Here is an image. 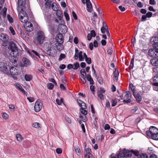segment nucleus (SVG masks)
<instances>
[{"label": "nucleus", "mask_w": 158, "mask_h": 158, "mask_svg": "<svg viewBox=\"0 0 158 158\" xmlns=\"http://www.w3.org/2000/svg\"><path fill=\"white\" fill-rule=\"evenodd\" d=\"M8 49V53L11 56V58L10 59V62L14 64H16L17 60L16 57L19 54L18 48L14 43L11 42L9 44Z\"/></svg>", "instance_id": "obj_1"}, {"label": "nucleus", "mask_w": 158, "mask_h": 158, "mask_svg": "<svg viewBox=\"0 0 158 158\" xmlns=\"http://www.w3.org/2000/svg\"><path fill=\"white\" fill-rule=\"evenodd\" d=\"M45 38L44 33L41 31H39L37 33V36L34 38V42L37 44H42Z\"/></svg>", "instance_id": "obj_2"}, {"label": "nucleus", "mask_w": 158, "mask_h": 158, "mask_svg": "<svg viewBox=\"0 0 158 158\" xmlns=\"http://www.w3.org/2000/svg\"><path fill=\"white\" fill-rule=\"evenodd\" d=\"M48 26L54 25L55 24H58L60 23L59 19L56 17H52L51 15H47L46 18Z\"/></svg>", "instance_id": "obj_3"}, {"label": "nucleus", "mask_w": 158, "mask_h": 158, "mask_svg": "<svg viewBox=\"0 0 158 158\" xmlns=\"http://www.w3.org/2000/svg\"><path fill=\"white\" fill-rule=\"evenodd\" d=\"M132 151L131 150L130 151L124 148L123 151H119L118 154V157L119 158H126L127 156L131 157L132 155Z\"/></svg>", "instance_id": "obj_4"}, {"label": "nucleus", "mask_w": 158, "mask_h": 158, "mask_svg": "<svg viewBox=\"0 0 158 158\" xmlns=\"http://www.w3.org/2000/svg\"><path fill=\"white\" fill-rule=\"evenodd\" d=\"M9 69L10 66L6 62H0V71L7 74Z\"/></svg>", "instance_id": "obj_5"}, {"label": "nucleus", "mask_w": 158, "mask_h": 158, "mask_svg": "<svg viewBox=\"0 0 158 158\" xmlns=\"http://www.w3.org/2000/svg\"><path fill=\"white\" fill-rule=\"evenodd\" d=\"M131 94L129 91H126L123 94V102L124 103H129L131 102Z\"/></svg>", "instance_id": "obj_6"}, {"label": "nucleus", "mask_w": 158, "mask_h": 158, "mask_svg": "<svg viewBox=\"0 0 158 158\" xmlns=\"http://www.w3.org/2000/svg\"><path fill=\"white\" fill-rule=\"evenodd\" d=\"M158 133V129L154 126H151L150 127L149 131H147L146 134L148 136L151 137L152 136L155 135Z\"/></svg>", "instance_id": "obj_7"}, {"label": "nucleus", "mask_w": 158, "mask_h": 158, "mask_svg": "<svg viewBox=\"0 0 158 158\" xmlns=\"http://www.w3.org/2000/svg\"><path fill=\"white\" fill-rule=\"evenodd\" d=\"M43 104L41 101L39 100H37L34 106V110L36 112H39L42 109Z\"/></svg>", "instance_id": "obj_8"}, {"label": "nucleus", "mask_w": 158, "mask_h": 158, "mask_svg": "<svg viewBox=\"0 0 158 158\" xmlns=\"http://www.w3.org/2000/svg\"><path fill=\"white\" fill-rule=\"evenodd\" d=\"M24 27L25 30L28 32H30L33 30L32 24L30 22H27L24 24Z\"/></svg>", "instance_id": "obj_9"}, {"label": "nucleus", "mask_w": 158, "mask_h": 158, "mask_svg": "<svg viewBox=\"0 0 158 158\" xmlns=\"http://www.w3.org/2000/svg\"><path fill=\"white\" fill-rule=\"evenodd\" d=\"M148 55L153 58L158 57V51L154 49H150L148 52Z\"/></svg>", "instance_id": "obj_10"}, {"label": "nucleus", "mask_w": 158, "mask_h": 158, "mask_svg": "<svg viewBox=\"0 0 158 158\" xmlns=\"http://www.w3.org/2000/svg\"><path fill=\"white\" fill-rule=\"evenodd\" d=\"M19 68L17 66H15L14 67H12L10 68L9 71L12 75H17L19 73Z\"/></svg>", "instance_id": "obj_11"}, {"label": "nucleus", "mask_w": 158, "mask_h": 158, "mask_svg": "<svg viewBox=\"0 0 158 158\" xmlns=\"http://www.w3.org/2000/svg\"><path fill=\"white\" fill-rule=\"evenodd\" d=\"M58 29L60 32L63 34L67 32V27L62 24L59 25Z\"/></svg>", "instance_id": "obj_12"}, {"label": "nucleus", "mask_w": 158, "mask_h": 158, "mask_svg": "<svg viewBox=\"0 0 158 158\" xmlns=\"http://www.w3.org/2000/svg\"><path fill=\"white\" fill-rule=\"evenodd\" d=\"M0 39L2 40V45L4 46H6L8 44V39L6 35L2 34L0 35Z\"/></svg>", "instance_id": "obj_13"}, {"label": "nucleus", "mask_w": 158, "mask_h": 158, "mask_svg": "<svg viewBox=\"0 0 158 158\" xmlns=\"http://www.w3.org/2000/svg\"><path fill=\"white\" fill-rule=\"evenodd\" d=\"M86 9L89 12H91L93 10V7L92 4L90 0H86Z\"/></svg>", "instance_id": "obj_14"}, {"label": "nucleus", "mask_w": 158, "mask_h": 158, "mask_svg": "<svg viewBox=\"0 0 158 158\" xmlns=\"http://www.w3.org/2000/svg\"><path fill=\"white\" fill-rule=\"evenodd\" d=\"M22 66L27 67L31 65V63L30 60L26 57H23V58Z\"/></svg>", "instance_id": "obj_15"}, {"label": "nucleus", "mask_w": 158, "mask_h": 158, "mask_svg": "<svg viewBox=\"0 0 158 158\" xmlns=\"http://www.w3.org/2000/svg\"><path fill=\"white\" fill-rule=\"evenodd\" d=\"M141 93V92H140V93H138L136 94L135 92H134L133 93V95L138 102H140L142 99V96L140 94Z\"/></svg>", "instance_id": "obj_16"}, {"label": "nucleus", "mask_w": 158, "mask_h": 158, "mask_svg": "<svg viewBox=\"0 0 158 158\" xmlns=\"http://www.w3.org/2000/svg\"><path fill=\"white\" fill-rule=\"evenodd\" d=\"M45 49L46 51V53L48 55L50 56H53L54 55V53L52 51V49L50 45H48V47H47L46 48L45 47Z\"/></svg>", "instance_id": "obj_17"}, {"label": "nucleus", "mask_w": 158, "mask_h": 158, "mask_svg": "<svg viewBox=\"0 0 158 158\" xmlns=\"http://www.w3.org/2000/svg\"><path fill=\"white\" fill-rule=\"evenodd\" d=\"M84 53H85L83 52L82 51H81L79 52V53L78 54V58H79V61H81L84 60V59L85 58Z\"/></svg>", "instance_id": "obj_18"}, {"label": "nucleus", "mask_w": 158, "mask_h": 158, "mask_svg": "<svg viewBox=\"0 0 158 158\" xmlns=\"http://www.w3.org/2000/svg\"><path fill=\"white\" fill-rule=\"evenodd\" d=\"M20 21L23 23H25L26 22H28V15H25V16L22 17V16H20V17L19 18Z\"/></svg>", "instance_id": "obj_19"}, {"label": "nucleus", "mask_w": 158, "mask_h": 158, "mask_svg": "<svg viewBox=\"0 0 158 158\" xmlns=\"http://www.w3.org/2000/svg\"><path fill=\"white\" fill-rule=\"evenodd\" d=\"M77 102L79 106L81 107V108L86 109V105L84 102L80 100H77Z\"/></svg>", "instance_id": "obj_20"}, {"label": "nucleus", "mask_w": 158, "mask_h": 158, "mask_svg": "<svg viewBox=\"0 0 158 158\" xmlns=\"http://www.w3.org/2000/svg\"><path fill=\"white\" fill-rule=\"evenodd\" d=\"M57 42H62L63 40V36L61 33H58L56 37Z\"/></svg>", "instance_id": "obj_21"}, {"label": "nucleus", "mask_w": 158, "mask_h": 158, "mask_svg": "<svg viewBox=\"0 0 158 158\" xmlns=\"http://www.w3.org/2000/svg\"><path fill=\"white\" fill-rule=\"evenodd\" d=\"M25 4V0H18V5L19 7L21 8L24 6Z\"/></svg>", "instance_id": "obj_22"}, {"label": "nucleus", "mask_w": 158, "mask_h": 158, "mask_svg": "<svg viewBox=\"0 0 158 158\" xmlns=\"http://www.w3.org/2000/svg\"><path fill=\"white\" fill-rule=\"evenodd\" d=\"M56 15L57 18L59 20H62L63 19V15L61 11L60 10H58L56 11Z\"/></svg>", "instance_id": "obj_23"}, {"label": "nucleus", "mask_w": 158, "mask_h": 158, "mask_svg": "<svg viewBox=\"0 0 158 158\" xmlns=\"http://www.w3.org/2000/svg\"><path fill=\"white\" fill-rule=\"evenodd\" d=\"M85 77H86L87 80L89 81L90 85H93L94 84V81L90 75L87 74Z\"/></svg>", "instance_id": "obj_24"}, {"label": "nucleus", "mask_w": 158, "mask_h": 158, "mask_svg": "<svg viewBox=\"0 0 158 158\" xmlns=\"http://www.w3.org/2000/svg\"><path fill=\"white\" fill-rule=\"evenodd\" d=\"M153 81L154 82L153 85L158 86V74H156L153 77Z\"/></svg>", "instance_id": "obj_25"}, {"label": "nucleus", "mask_w": 158, "mask_h": 158, "mask_svg": "<svg viewBox=\"0 0 158 158\" xmlns=\"http://www.w3.org/2000/svg\"><path fill=\"white\" fill-rule=\"evenodd\" d=\"M23 8H21V10L19 12V17H20V16H22V17L25 16V15H28L27 13L23 10Z\"/></svg>", "instance_id": "obj_26"}, {"label": "nucleus", "mask_w": 158, "mask_h": 158, "mask_svg": "<svg viewBox=\"0 0 158 158\" xmlns=\"http://www.w3.org/2000/svg\"><path fill=\"white\" fill-rule=\"evenodd\" d=\"M150 62L154 66H158V58L157 59H152L151 60Z\"/></svg>", "instance_id": "obj_27"}, {"label": "nucleus", "mask_w": 158, "mask_h": 158, "mask_svg": "<svg viewBox=\"0 0 158 158\" xmlns=\"http://www.w3.org/2000/svg\"><path fill=\"white\" fill-rule=\"evenodd\" d=\"M16 86L17 88V89L21 91L24 94H26L27 93L24 90V89L23 88V87L19 84H16Z\"/></svg>", "instance_id": "obj_28"}, {"label": "nucleus", "mask_w": 158, "mask_h": 158, "mask_svg": "<svg viewBox=\"0 0 158 158\" xmlns=\"http://www.w3.org/2000/svg\"><path fill=\"white\" fill-rule=\"evenodd\" d=\"M52 8L55 11L58 10L59 8L56 3L53 2L52 4Z\"/></svg>", "instance_id": "obj_29"}, {"label": "nucleus", "mask_w": 158, "mask_h": 158, "mask_svg": "<svg viewBox=\"0 0 158 158\" xmlns=\"http://www.w3.org/2000/svg\"><path fill=\"white\" fill-rule=\"evenodd\" d=\"M84 57H85V59L86 62L88 64H90L91 63V60L90 58L87 57V56L86 53H84Z\"/></svg>", "instance_id": "obj_30"}, {"label": "nucleus", "mask_w": 158, "mask_h": 158, "mask_svg": "<svg viewBox=\"0 0 158 158\" xmlns=\"http://www.w3.org/2000/svg\"><path fill=\"white\" fill-rule=\"evenodd\" d=\"M25 80L27 81H29L32 80V77L31 75L25 74L24 76Z\"/></svg>", "instance_id": "obj_31"}, {"label": "nucleus", "mask_w": 158, "mask_h": 158, "mask_svg": "<svg viewBox=\"0 0 158 158\" xmlns=\"http://www.w3.org/2000/svg\"><path fill=\"white\" fill-rule=\"evenodd\" d=\"M110 102L111 103V106L112 107L115 106L117 104V102L116 99H112Z\"/></svg>", "instance_id": "obj_32"}, {"label": "nucleus", "mask_w": 158, "mask_h": 158, "mask_svg": "<svg viewBox=\"0 0 158 158\" xmlns=\"http://www.w3.org/2000/svg\"><path fill=\"white\" fill-rule=\"evenodd\" d=\"M7 9L6 7H4L1 12V14L3 18H5L6 15V12Z\"/></svg>", "instance_id": "obj_33"}, {"label": "nucleus", "mask_w": 158, "mask_h": 158, "mask_svg": "<svg viewBox=\"0 0 158 158\" xmlns=\"http://www.w3.org/2000/svg\"><path fill=\"white\" fill-rule=\"evenodd\" d=\"M75 53L74 56V58L75 59L77 60L78 58V54L79 53V52H78V48H76L75 49Z\"/></svg>", "instance_id": "obj_34"}, {"label": "nucleus", "mask_w": 158, "mask_h": 158, "mask_svg": "<svg viewBox=\"0 0 158 158\" xmlns=\"http://www.w3.org/2000/svg\"><path fill=\"white\" fill-rule=\"evenodd\" d=\"M74 149L77 155H79L80 154L81 150L79 148L78 146H75L74 147Z\"/></svg>", "instance_id": "obj_35"}, {"label": "nucleus", "mask_w": 158, "mask_h": 158, "mask_svg": "<svg viewBox=\"0 0 158 158\" xmlns=\"http://www.w3.org/2000/svg\"><path fill=\"white\" fill-rule=\"evenodd\" d=\"M114 77L116 78V80H117L118 79V76L119 75V73L118 71L116 69H115L114 72Z\"/></svg>", "instance_id": "obj_36"}, {"label": "nucleus", "mask_w": 158, "mask_h": 158, "mask_svg": "<svg viewBox=\"0 0 158 158\" xmlns=\"http://www.w3.org/2000/svg\"><path fill=\"white\" fill-rule=\"evenodd\" d=\"M79 66V64L78 62L74 63L73 65V69L75 70L77 69Z\"/></svg>", "instance_id": "obj_37"}, {"label": "nucleus", "mask_w": 158, "mask_h": 158, "mask_svg": "<svg viewBox=\"0 0 158 158\" xmlns=\"http://www.w3.org/2000/svg\"><path fill=\"white\" fill-rule=\"evenodd\" d=\"M139 158H148V156L145 153H141L139 155Z\"/></svg>", "instance_id": "obj_38"}, {"label": "nucleus", "mask_w": 158, "mask_h": 158, "mask_svg": "<svg viewBox=\"0 0 158 158\" xmlns=\"http://www.w3.org/2000/svg\"><path fill=\"white\" fill-rule=\"evenodd\" d=\"M80 73L84 77H86L87 75L86 74L85 69H82L80 71Z\"/></svg>", "instance_id": "obj_39"}, {"label": "nucleus", "mask_w": 158, "mask_h": 158, "mask_svg": "<svg viewBox=\"0 0 158 158\" xmlns=\"http://www.w3.org/2000/svg\"><path fill=\"white\" fill-rule=\"evenodd\" d=\"M16 138L17 140L20 142L23 139L22 136L19 134H17L16 135Z\"/></svg>", "instance_id": "obj_40"}, {"label": "nucleus", "mask_w": 158, "mask_h": 158, "mask_svg": "<svg viewBox=\"0 0 158 158\" xmlns=\"http://www.w3.org/2000/svg\"><path fill=\"white\" fill-rule=\"evenodd\" d=\"M132 153H133L135 156H136L137 158H139V155L138 151L137 150L133 151L132 150Z\"/></svg>", "instance_id": "obj_41"}, {"label": "nucleus", "mask_w": 158, "mask_h": 158, "mask_svg": "<svg viewBox=\"0 0 158 158\" xmlns=\"http://www.w3.org/2000/svg\"><path fill=\"white\" fill-rule=\"evenodd\" d=\"M56 102L58 105H61V103H63V99L62 98H61L60 100L59 99H57L56 100Z\"/></svg>", "instance_id": "obj_42"}, {"label": "nucleus", "mask_w": 158, "mask_h": 158, "mask_svg": "<svg viewBox=\"0 0 158 158\" xmlns=\"http://www.w3.org/2000/svg\"><path fill=\"white\" fill-rule=\"evenodd\" d=\"M80 111L81 113L83 114L84 115H86L87 114V111L85 110V109L83 108H81L80 109Z\"/></svg>", "instance_id": "obj_43"}, {"label": "nucleus", "mask_w": 158, "mask_h": 158, "mask_svg": "<svg viewBox=\"0 0 158 158\" xmlns=\"http://www.w3.org/2000/svg\"><path fill=\"white\" fill-rule=\"evenodd\" d=\"M134 67V58L132 59L131 61L130 64L129 66L130 69H132Z\"/></svg>", "instance_id": "obj_44"}, {"label": "nucleus", "mask_w": 158, "mask_h": 158, "mask_svg": "<svg viewBox=\"0 0 158 158\" xmlns=\"http://www.w3.org/2000/svg\"><path fill=\"white\" fill-rule=\"evenodd\" d=\"M98 96L101 100H103L104 99V96L101 93H100L98 95Z\"/></svg>", "instance_id": "obj_45"}, {"label": "nucleus", "mask_w": 158, "mask_h": 158, "mask_svg": "<svg viewBox=\"0 0 158 158\" xmlns=\"http://www.w3.org/2000/svg\"><path fill=\"white\" fill-rule=\"evenodd\" d=\"M54 86V85L52 83H49L48 84L47 87L48 89H52Z\"/></svg>", "instance_id": "obj_46"}, {"label": "nucleus", "mask_w": 158, "mask_h": 158, "mask_svg": "<svg viewBox=\"0 0 158 158\" xmlns=\"http://www.w3.org/2000/svg\"><path fill=\"white\" fill-rule=\"evenodd\" d=\"M32 126L34 127L38 128L40 127V124L38 123H33Z\"/></svg>", "instance_id": "obj_47"}, {"label": "nucleus", "mask_w": 158, "mask_h": 158, "mask_svg": "<svg viewBox=\"0 0 158 158\" xmlns=\"http://www.w3.org/2000/svg\"><path fill=\"white\" fill-rule=\"evenodd\" d=\"M46 2L45 3V5L46 6H47L48 7H50L51 3L52 1H45Z\"/></svg>", "instance_id": "obj_48"}, {"label": "nucleus", "mask_w": 158, "mask_h": 158, "mask_svg": "<svg viewBox=\"0 0 158 158\" xmlns=\"http://www.w3.org/2000/svg\"><path fill=\"white\" fill-rule=\"evenodd\" d=\"M150 137L154 140H158V133Z\"/></svg>", "instance_id": "obj_49"}, {"label": "nucleus", "mask_w": 158, "mask_h": 158, "mask_svg": "<svg viewBox=\"0 0 158 158\" xmlns=\"http://www.w3.org/2000/svg\"><path fill=\"white\" fill-rule=\"evenodd\" d=\"M64 14L66 20L67 21H69L70 20V18L69 15L66 12H64Z\"/></svg>", "instance_id": "obj_50"}, {"label": "nucleus", "mask_w": 158, "mask_h": 158, "mask_svg": "<svg viewBox=\"0 0 158 158\" xmlns=\"http://www.w3.org/2000/svg\"><path fill=\"white\" fill-rule=\"evenodd\" d=\"M129 87L131 89L132 91V93H133L134 92H135V87L133 84H130Z\"/></svg>", "instance_id": "obj_51"}, {"label": "nucleus", "mask_w": 158, "mask_h": 158, "mask_svg": "<svg viewBox=\"0 0 158 158\" xmlns=\"http://www.w3.org/2000/svg\"><path fill=\"white\" fill-rule=\"evenodd\" d=\"M101 32L102 34H104L105 33V31L107 32V29L106 27H102L101 28Z\"/></svg>", "instance_id": "obj_52"}, {"label": "nucleus", "mask_w": 158, "mask_h": 158, "mask_svg": "<svg viewBox=\"0 0 158 158\" xmlns=\"http://www.w3.org/2000/svg\"><path fill=\"white\" fill-rule=\"evenodd\" d=\"M20 35L21 37L23 39H24V38L26 39L25 34L21 30L20 31Z\"/></svg>", "instance_id": "obj_53"}, {"label": "nucleus", "mask_w": 158, "mask_h": 158, "mask_svg": "<svg viewBox=\"0 0 158 158\" xmlns=\"http://www.w3.org/2000/svg\"><path fill=\"white\" fill-rule=\"evenodd\" d=\"M65 57V56L64 54L61 53L60 55V57L59 59V60H61L63 59H64Z\"/></svg>", "instance_id": "obj_54"}, {"label": "nucleus", "mask_w": 158, "mask_h": 158, "mask_svg": "<svg viewBox=\"0 0 158 158\" xmlns=\"http://www.w3.org/2000/svg\"><path fill=\"white\" fill-rule=\"evenodd\" d=\"M90 89L91 92H92V93L94 95V94H94V92H95L94 86V85H92L90 86Z\"/></svg>", "instance_id": "obj_55"}, {"label": "nucleus", "mask_w": 158, "mask_h": 158, "mask_svg": "<svg viewBox=\"0 0 158 158\" xmlns=\"http://www.w3.org/2000/svg\"><path fill=\"white\" fill-rule=\"evenodd\" d=\"M7 18L8 19L11 23H12L13 22V20L12 18L10 16V15L8 14L7 15Z\"/></svg>", "instance_id": "obj_56"}, {"label": "nucleus", "mask_w": 158, "mask_h": 158, "mask_svg": "<svg viewBox=\"0 0 158 158\" xmlns=\"http://www.w3.org/2000/svg\"><path fill=\"white\" fill-rule=\"evenodd\" d=\"M2 118L5 119H6L8 118V115L6 113H4L2 114Z\"/></svg>", "instance_id": "obj_57"}, {"label": "nucleus", "mask_w": 158, "mask_h": 158, "mask_svg": "<svg viewBox=\"0 0 158 158\" xmlns=\"http://www.w3.org/2000/svg\"><path fill=\"white\" fill-rule=\"evenodd\" d=\"M85 158H93V156L91 154H85Z\"/></svg>", "instance_id": "obj_58"}, {"label": "nucleus", "mask_w": 158, "mask_h": 158, "mask_svg": "<svg viewBox=\"0 0 158 158\" xmlns=\"http://www.w3.org/2000/svg\"><path fill=\"white\" fill-rule=\"evenodd\" d=\"M110 106L109 102L108 100H107L106 103V107L108 109H110Z\"/></svg>", "instance_id": "obj_59"}, {"label": "nucleus", "mask_w": 158, "mask_h": 158, "mask_svg": "<svg viewBox=\"0 0 158 158\" xmlns=\"http://www.w3.org/2000/svg\"><path fill=\"white\" fill-rule=\"evenodd\" d=\"M89 34H91L92 37H95L96 35V33L95 31L94 30L91 31H90V33Z\"/></svg>", "instance_id": "obj_60"}, {"label": "nucleus", "mask_w": 158, "mask_h": 158, "mask_svg": "<svg viewBox=\"0 0 158 158\" xmlns=\"http://www.w3.org/2000/svg\"><path fill=\"white\" fill-rule=\"evenodd\" d=\"M56 152L58 154H60L62 152V149L60 148H57L56 149Z\"/></svg>", "instance_id": "obj_61"}, {"label": "nucleus", "mask_w": 158, "mask_h": 158, "mask_svg": "<svg viewBox=\"0 0 158 158\" xmlns=\"http://www.w3.org/2000/svg\"><path fill=\"white\" fill-rule=\"evenodd\" d=\"M27 99L30 102H34L35 100L34 98L33 97H27Z\"/></svg>", "instance_id": "obj_62"}, {"label": "nucleus", "mask_w": 158, "mask_h": 158, "mask_svg": "<svg viewBox=\"0 0 158 158\" xmlns=\"http://www.w3.org/2000/svg\"><path fill=\"white\" fill-rule=\"evenodd\" d=\"M9 29L11 33L13 35H14L15 34V31L12 27H9Z\"/></svg>", "instance_id": "obj_63"}, {"label": "nucleus", "mask_w": 158, "mask_h": 158, "mask_svg": "<svg viewBox=\"0 0 158 158\" xmlns=\"http://www.w3.org/2000/svg\"><path fill=\"white\" fill-rule=\"evenodd\" d=\"M149 4L152 5H155L156 4V2L155 0H149Z\"/></svg>", "instance_id": "obj_64"}]
</instances>
